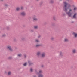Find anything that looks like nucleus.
Returning <instances> with one entry per match:
<instances>
[{
  "instance_id": "28",
  "label": "nucleus",
  "mask_w": 77,
  "mask_h": 77,
  "mask_svg": "<svg viewBox=\"0 0 77 77\" xmlns=\"http://www.w3.org/2000/svg\"><path fill=\"white\" fill-rule=\"evenodd\" d=\"M42 70H40L39 71V72H38V73L39 74H41V73H42Z\"/></svg>"
},
{
  "instance_id": "15",
  "label": "nucleus",
  "mask_w": 77,
  "mask_h": 77,
  "mask_svg": "<svg viewBox=\"0 0 77 77\" xmlns=\"http://www.w3.org/2000/svg\"><path fill=\"white\" fill-rule=\"evenodd\" d=\"M6 37V35L5 34H3L2 36V38H5V37Z\"/></svg>"
},
{
  "instance_id": "50",
  "label": "nucleus",
  "mask_w": 77,
  "mask_h": 77,
  "mask_svg": "<svg viewBox=\"0 0 77 77\" xmlns=\"http://www.w3.org/2000/svg\"><path fill=\"white\" fill-rule=\"evenodd\" d=\"M3 0H1V1H3Z\"/></svg>"
},
{
  "instance_id": "16",
  "label": "nucleus",
  "mask_w": 77,
  "mask_h": 77,
  "mask_svg": "<svg viewBox=\"0 0 77 77\" xmlns=\"http://www.w3.org/2000/svg\"><path fill=\"white\" fill-rule=\"evenodd\" d=\"M72 53H76V50L75 49H73L72 50Z\"/></svg>"
},
{
  "instance_id": "33",
  "label": "nucleus",
  "mask_w": 77,
  "mask_h": 77,
  "mask_svg": "<svg viewBox=\"0 0 77 77\" xmlns=\"http://www.w3.org/2000/svg\"><path fill=\"white\" fill-rule=\"evenodd\" d=\"M21 10H23L24 9V8H23V7L22 6L21 7Z\"/></svg>"
},
{
  "instance_id": "14",
  "label": "nucleus",
  "mask_w": 77,
  "mask_h": 77,
  "mask_svg": "<svg viewBox=\"0 0 77 77\" xmlns=\"http://www.w3.org/2000/svg\"><path fill=\"white\" fill-rule=\"evenodd\" d=\"M35 42L36 43H39L40 42V41L38 39H36L35 41Z\"/></svg>"
},
{
  "instance_id": "37",
  "label": "nucleus",
  "mask_w": 77,
  "mask_h": 77,
  "mask_svg": "<svg viewBox=\"0 0 77 77\" xmlns=\"http://www.w3.org/2000/svg\"><path fill=\"white\" fill-rule=\"evenodd\" d=\"M76 9H77V8H76V7H75V8H74V11H75V10H76Z\"/></svg>"
},
{
  "instance_id": "36",
  "label": "nucleus",
  "mask_w": 77,
  "mask_h": 77,
  "mask_svg": "<svg viewBox=\"0 0 77 77\" xmlns=\"http://www.w3.org/2000/svg\"><path fill=\"white\" fill-rule=\"evenodd\" d=\"M41 36L40 35H39V36H38V38H41Z\"/></svg>"
},
{
  "instance_id": "35",
  "label": "nucleus",
  "mask_w": 77,
  "mask_h": 77,
  "mask_svg": "<svg viewBox=\"0 0 77 77\" xmlns=\"http://www.w3.org/2000/svg\"><path fill=\"white\" fill-rule=\"evenodd\" d=\"M53 19L54 20V21H56V17H53Z\"/></svg>"
},
{
  "instance_id": "9",
  "label": "nucleus",
  "mask_w": 77,
  "mask_h": 77,
  "mask_svg": "<svg viewBox=\"0 0 77 77\" xmlns=\"http://www.w3.org/2000/svg\"><path fill=\"white\" fill-rule=\"evenodd\" d=\"M41 52L40 51L38 52L37 53V55L38 56H39L40 55H41Z\"/></svg>"
},
{
  "instance_id": "24",
  "label": "nucleus",
  "mask_w": 77,
  "mask_h": 77,
  "mask_svg": "<svg viewBox=\"0 0 77 77\" xmlns=\"http://www.w3.org/2000/svg\"><path fill=\"white\" fill-rule=\"evenodd\" d=\"M64 42H68V40L67 39H65Z\"/></svg>"
},
{
  "instance_id": "19",
  "label": "nucleus",
  "mask_w": 77,
  "mask_h": 77,
  "mask_svg": "<svg viewBox=\"0 0 77 77\" xmlns=\"http://www.w3.org/2000/svg\"><path fill=\"white\" fill-rule=\"evenodd\" d=\"M30 71L31 72H33V69L32 68H30Z\"/></svg>"
},
{
  "instance_id": "12",
  "label": "nucleus",
  "mask_w": 77,
  "mask_h": 77,
  "mask_svg": "<svg viewBox=\"0 0 77 77\" xmlns=\"http://www.w3.org/2000/svg\"><path fill=\"white\" fill-rule=\"evenodd\" d=\"M73 33L74 35L75 38H76L77 37V33H76L74 32H73Z\"/></svg>"
},
{
  "instance_id": "42",
  "label": "nucleus",
  "mask_w": 77,
  "mask_h": 77,
  "mask_svg": "<svg viewBox=\"0 0 77 77\" xmlns=\"http://www.w3.org/2000/svg\"><path fill=\"white\" fill-rule=\"evenodd\" d=\"M41 67H42V68H43V67H44V65H42L41 66Z\"/></svg>"
},
{
  "instance_id": "20",
  "label": "nucleus",
  "mask_w": 77,
  "mask_h": 77,
  "mask_svg": "<svg viewBox=\"0 0 77 77\" xmlns=\"http://www.w3.org/2000/svg\"><path fill=\"white\" fill-rule=\"evenodd\" d=\"M20 9V8H19V7L17 8L16 9V10L17 11H19Z\"/></svg>"
},
{
  "instance_id": "8",
  "label": "nucleus",
  "mask_w": 77,
  "mask_h": 77,
  "mask_svg": "<svg viewBox=\"0 0 77 77\" xmlns=\"http://www.w3.org/2000/svg\"><path fill=\"white\" fill-rule=\"evenodd\" d=\"M38 77H44V75H43L41 74V73H38Z\"/></svg>"
},
{
  "instance_id": "46",
  "label": "nucleus",
  "mask_w": 77,
  "mask_h": 77,
  "mask_svg": "<svg viewBox=\"0 0 77 77\" xmlns=\"http://www.w3.org/2000/svg\"><path fill=\"white\" fill-rule=\"evenodd\" d=\"M37 2H39V0H36Z\"/></svg>"
},
{
  "instance_id": "5",
  "label": "nucleus",
  "mask_w": 77,
  "mask_h": 77,
  "mask_svg": "<svg viewBox=\"0 0 77 77\" xmlns=\"http://www.w3.org/2000/svg\"><path fill=\"white\" fill-rule=\"evenodd\" d=\"M28 63L29 64V66H31V65H34V64L32 62V61L29 60L28 61Z\"/></svg>"
},
{
  "instance_id": "40",
  "label": "nucleus",
  "mask_w": 77,
  "mask_h": 77,
  "mask_svg": "<svg viewBox=\"0 0 77 77\" xmlns=\"http://www.w3.org/2000/svg\"><path fill=\"white\" fill-rule=\"evenodd\" d=\"M31 32H34V31L33 30H31Z\"/></svg>"
},
{
  "instance_id": "13",
  "label": "nucleus",
  "mask_w": 77,
  "mask_h": 77,
  "mask_svg": "<svg viewBox=\"0 0 77 77\" xmlns=\"http://www.w3.org/2000/svg\"><path fill=\"white\" fill-rule=\"evenodd\" d=\"M43 4V2H41L40 3H39V7H41V6H42V5Z\"/></svg>"
},
{
  "instance_id": "29",
  "label": "nucleus",
  "mask_w": 77,
  "mask_h": 77,
  "mask_svg": "<svg viewBox=\"0 0 77 77\" xmlns=\"http://www.w3.org/2000/svg\"><path fill=\"white\" fill-rule=\"evenodd\" d=\"M9 6V5L6 4H5V6H6L7 7Z\"/></svg>"
},
{
  "instance_id": "34",
  "label": "nucleus",
  "mask_w": 77,
  "mask_h": 77,
  "mask_svg": "<svg viewBox=\"0 0 77 77\" xmlns=\"http://www.w3.org/2000/svg\"><path fill=\"white\" fill-rule=\"evenodd\" d=\"M52 26H55V24H54V23H52Z\"/></svg>"
},
{
  "instance_id": "21",
  "label": "nucleus",
  "mask_w": 77,
  "mask_h": 77,
  "mask_svg": "<svg viewBox=\"0 0 77 77\" xmlns=\"http://www.w3.org/2000/svg\"><path fill=\"white\" fill-rule=\"evenodd\" d=\"M38 28V26H34V29H37Z\"/></svg>"
},
{
  "instance_id": "1",
  "label": "nucleus",
  "mask_w": 77,
  "mask_h": 77,
  "mask_svg": "<svg viewBox=\"0 0 77 77\" xmlns=\"http://www.w3.org/2000/svg\"><path fill=\"white\" fill-rule=\"evenodd\" d=\"M64 7L65 8V9H63V11H64L68 15L69 17H71V16L72 15V13H71L70 11H72V10L71 9H70L69 11L67 13L66 12L68 11V9H69L71 8V5L69 4H68L66 2H64Z\"/></svg>"
},
{
  "instance_id": "39",
  "label": "nucleus",
  "mask_w": 77,
  "mask_h": 77,
  "mask_svg": "<svg viewBox=\"0 0 77 77\" xmlns=\"http://www.w3.org/2000/svg\"><path fill=\"white\" fill-rule=\"evenodd\" d=\"M8 59L11 60L12 59V57H9L8 58Z\"/></svg>"
},
{
  "instance_id": "31",
  "label": "nucleus",
  "mask_w": 77,
  "mask_h": 77,
  "mask_svg": "<svg viewBox=\"0 0 77 77\" xmlns=\"http://www.w3.org/2000/svg\"><path fill=\"white\" fill-rule=\"evenodd\" d=\"M44 24L45 25H47V22H45Z\"/></svg>"
},
{
  "instance_id": "22",
  "label": "nucleus",
  "mask_w": 77,
  "mask_h": 77,
  "mask_svg": "<svg viewBox=\"0 0 77 77\" xmlns=\"http://www.w3.org/2000/svg\"><path fill=\"white\" fill-rule=\"evenodd\" d=\"M35 74H38L39 73V72L37 71V70H35Z\"/></svg>"
},
{
  "instance_id": "26",
  "label": "nucleus",
  "mask_w": 77,
  "mask_h": 77,
  "mask_svg": "<svg viewBox=\"0 0 77 77\" xmlns=\"http://www.w3.org/2000/svg\"><path fill=\"white\" fill-rule=\"evenodd\" d=\"M23 56H24V58H26V57H27V55L26 54L23 55Z\"/></svg>"
},
{
  "instance_id": "47",
  "label": "nucleus",
  "mask_w": 77,
  "mask_h": 77,
  "mask_svg": "<svg viewBox=\"0 0 77 77\" xmlns=\"http://www.w3.org/2000/svg\"><path fill=\"white\" fill-rule=\"evenodd\" d=\"M16 48V49H17V48Z\"/></svg>"
},
{
  "instance_id": "6",
  "label": "nucleus",
  "mask_w": 77,
  "mask_h": 77,
  "mask_svg": "<svg viewBox=\"0 0 77 77\" xmlns=\"http://www.w3.org/2000/svg\"><path fill=\"white\" fill-rule=\"evenodd\" d=\"M45 52H43L41 54V57L42 58H44L45 57Z\"/></svg>"
},
{
  "instance_id": "32",
  "label": "nucleus",
  "mask_w": 77,
  "mask_h": 77,
  "mask_svg": "<svg viewBox=\"0 0 77 77\" xmlns=\"http://www.w3.org/2000/svg\"><path fill=\"white\" fill-rule=\"evenodd\" d=\"M7 30H9V27H7Z\"/></svg>"
},
{
  "instance_id": "4",
  "label": "nucleus",
  "mask_w": 77,
  "mask_h": 77,
  "mask_svg": "<svg viewBox=\"0 0 77 77\" xmlns=\"http://www.w3.org/2000/svg\"><path fill=\"white\" fill-rule=\"evenodd\" d=\"M43 45L42 44H36L35 45V47L37 48H39L40 47H42V46Z\"/></svg>"
},
{
  "instance_id": "7",
  "label": "nucleus",
  "mask_w": 77,
  "mask_h": 77,
  "mask_svg": "<svg viewBox=\"0 0 77 77\" xmlns=\"http://www.w3.org/2000/svg\"><path fill=\"white\" fill-rule=\"evenodd\" d=\"M26 15V14L24 12H23L20 13V15L21 16H25Z\"/></svg>"
},
{
  "instance_id": "18",
  "label": "nucleus",
  "mask_w": 77,
  "mask_h": 77,
  "mask_svg": "<svg viewBox=\"0 0 77 77\" xmlns=\"http://www.w3.org/2000/svg\"><path fill=\"white\" fill-rule=\"evenodd\" d=\"M27 65V62L25 63H24L23 64V65L24 66H26Z\"/></svg>"
},
{
  "instance_id": "43",
  "label": "nucleus",
  "mask_w": 77,
  "mask_h": 77,
  "mask_svg": "<svg viewBox=\"0 0 77 77\" xmlns=\"http://www.w3.org/2000/svg\"><path fill=\"white\" fill-rule=\"evenodd\" d=\"M71 23H74V21H72L71 22Z\"/></svg>"
},
{
  "instance_id": "17",
  "label": "nucleus",
  "mask_w": 77,
  "mask_h": 77,
  "mask_svg": "<svg viewBox=\"0 0 77 77\" xmlns=\"http://www.w3.org/2000/svg\"><path fill=\"white\" fill-rule=\"evenodd\" d=\"M50 3H51V4L53 3H54V1L53 0H51L50 2Z\"/></svg>"
},
{
  "instance_id": "3",
  "label": "nucleus",
  "mask_w": 77,
  "mask_h": 77,
  "mask_svg": "<svg viewBox=\"0 0 77 77\" xmlns=\"http://www.w3.org/2000/svg\"><path fill=\"white\" fill-rule=\"evenodd\" d=\"M7 49H9V50L11 52H13L14 50H13V49L12 48H11V46H8L7 47Z\"/></svg>"
},
{
  "instance_id": "10",
  "label": "nucleus",
  "mask_w": 77,
  "mask_h": 77,
  "mask_svg": "<svg viewBox=\"0 0 77 77\" xmlns=\"http://www.w3.org/2000/svg\"><path fill=\"white\" fill-rule=\"evenodd\" d=\"M76 15H77V13H75L74 15L73 16V18H76Z\"/></svg>"
},
{
  "instance_id": "25",
  "label": "nucleus",
  "mask_w": 77,
  "mask_h": 77,
  "mask_svg": "<svg viewBox=\"0 0 77 77\" xmlns=\"http://www.w3.org/2000/svg\"><path fill=\"white\" fill-rule=\"evenodd\" d=\"M11 72H8V75H11Z\"/></svg>"
},
{
  "instance_id": "41",
  "label": "nucleus",
  "mask_w": 77,
  "mask_h": 77,
  "mask_svg": "<svg viewBox=\"0 0 77 77\" xmlns=\"http://www.w3.org/2000/svg\"><path fill=\"white\" fill-rule=\"evenodd\" d=\"M14 41L15 42L16 41H17V40H16V39H14Z\"/></svg>"
},
{
  "instance_id": "38",
  "label": "nucleus",
  "mask_w": 77,
  "mask_h": 77,
  "mask_svg": "<svg viewBox=\"0 0 77 77\" xmlns=\"http://www.w3.org/2000/svg\"><path fill=\"white\" fill-rule=\"evenodd\" d=\"M63 17H65V15H66V14H65V13H64L63 14Z\"/></svg>"
},
{
  "instance_id": "2",
  "label": "nucleus",
  "mask_w": 77,
  "mask_h": 77,
  "mask_svg": "<svg viewBox=\"0 0 77 77\" xmlns=\"http://www.w3.org/2000/svg\"><path fill=\"white\" fill-rule=\"evenodd\" d=\"M36 16L34 15L32 17L33 21H37L38 20V18H37Z\"/></svg>"
},
{
  "instance_id": "11",
  "label": "nucleus",
  "mask_w": 77,
  "mask_h": 77,
  "mask_svg": "<svg viewBox=\"0 0 77 77\" xmlns=\"http://www.w3.org/2000/svg\"><path fill=\"white\" fill-rule=\"evenodd\" d=\"M60 56L61 57H63V54L62 53V52H60Z\"/></svg>"
},
{
  "instance_id": "30",
  "label": "nucleus",
  "mask_w": 77,
  "mask_h": 77,
  "mask_svg": "<svg viewBox=\"0 0 77 77\" xmlns=\"http://www.w3.org/2000/svg\"><path fill=\"white\" fill-rule=\"evenodd\" d=\"M54 39V38H53V37H52L51 38V39L52 41H53Z\"/></svg>"
},
{
  "instance_id": "44",
  "label": "nucleus",
  "mask_w": 77,
  "mask_h": 77,
  "mask_svg": "<svg viewBox=\"0 0 77 77\" xmlns=\"http://www.w3.org/2000/svg\"><path fill=\"white\" fill-rule=\"evenodd\" d=\"M33 77H36V75H34V76H33Z\"/></svg>"
},
{
  "instance_id": "49",
  "label": "nucleus",
  "mask_w": 77,
  "mask_h": 77,
  "mask_svg": "<svg viewBox=\"0 0 77 77\" xmlns=\"http://www.w3.org/2000/svg\"><path fill=\"white\" fill-rule=\"evenodd\" d=\"M68 1H69V0H67Z\"/></svg>"
},
{
  "instance_id": "48",
  "label": "nucleus",
  "mask_w": 77,
  "mask_h": 77,
  "mask_svg": "<svg viewBox=\"0 0 77 77\" xmlns=\"http://www.w3.org/2000/svg\"><path fill=\"white\" fill-rule=\"evenodd\" d=\"M60 1H62V0H59Z\"/></svg>"
},
{
  "instance_id": "23",
  "label": "nucleus",
  "mask_w": 77,
  "mask_h": 77,
  "mask_svg": "<svg viewBox=\"0 0 77 77\" xmlns=\"http://www.w3.org/2000/svg\"><path fill=\"white\" fill-rule=\"evenodd\" d=\"M26 39L24 38H21V40H22V41H26Z\"/></svg>"
},
{
  "instance_id": "45",
  "label": "nucleus",
  "mask_w": 77,
  "mask_h": 77,
  "mask_svg": "<svg viewBox=\"0 0 77 77\" xmlns=\"http://www.w3.org/2000/svg\"><path fill=\"white\" fill-rule=\"evenodd\" d=\"M23 27H25V25H23Z\"/></svg>"
},
{
  "instance_id": "27",
  "label": "nucleus",
  "mask_w": 77,
  "mask_h": 77,
  "mask_svg": "<svg viewBox=\"0 0 77 77\" xmlns=\"http://www.w3.org/2000/svg\"><path fill=\"white\" fill-rule=\"evenodd\" d=\"M18 56H19V57H21V56H22V55H21V54H18Z\"/></svg>"
}]
</instances>
